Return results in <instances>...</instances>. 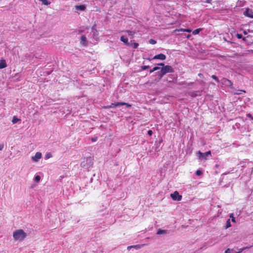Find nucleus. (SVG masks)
<instances>
[{
    "instance_id": "nucleus-18",
    "label": "nucleus",
    "mask_w": 253,
    "mask_h": 253,
    "mask_svg": "<svg viewBox=\"0 0 253 253\" xmlns=\"http://www.w3.org/2000/svg\"><path fill=\"white\" fill-rule=\"evenodd\" d=\"M201 95V91H194L191 93V95L192 96H197Z\"/></svg>"
},
{
    "instance_id": "nucleus-29",
    "label": "nucleus",
    "mask_w": 253,
    "mask_h": 253,
    "mask_svg": "<svg viewBox=\"0 0 253 253\" xmlns=\"http://www.w3.org/2000/svg\"><path fill=\"white\" fill-rule=\"evenodd\" d=\"M211 78L214 80L216 82H219V80L217 77L215 75H212Z\"/></svg>"
},
{
    "instance_id": "nucleus-38",
    "label": "nucleus",
    "mask_w": 253,
    "mask_h": 253,
    "mask_svg": "<svg viewBox=\"0 0 253 253\" xmlns=\"http://www.w3.org/2000/svg\"><path fill=\"white\" fill-rule=\"evenodd\" d=\"M158 65H159V66H163V67L165 66H164V63H159V64H158Z\"/></svg>"
},
{
    "instance_id": "nucleus-8",
    "label": "nucleus",
    "mask_w": 253,
    "mask_h": 253,
    "mask_svg": "<svg viewBox=\"0 0 253 253\" xmlns=\"http://www.w3.org/2000/svg\"><path fill=\"white\" fill-rule=\"evenodd\" d=\"M166 56L165 54H164L163 53H160L159 54L155 55L153 57L152 59H160L162 60H164L166 59ZM148 59L149 61H151L152 60V59H150V58H148Z\"/></svg>"
},
{
    "instance_id": "nucleus-13",
    "label": "nucleus",
    "mask_w": 253,
    "mask_h": 253,
    "mask_svg": "<svg viewBox=\"0 0 253 253\" xmlns=\"http://www.w3.org/2000/svg\"><path fill=\"white\" fill-rule=\"evenodd\" d=\"M144 245H136L133 246H128L127 249L129 251L131 249L133 248L136 250H138L143 247Z\"/></svg>"
},
{
    "instance_id": "nucleus-36",
    "label": "nucleus",
    "mask_w": 253,
    "mask_h": 253,
    "mask_svg": "<svg viewBox=\"0 0 253 253\" xmlns=\"http://www.w3.org/2000/svg\"><path fill=\"white\" fill-rule=\"evenodd\" d=\"M4 147V145L2 144H0V151L2 150Z\"/></svg>"
},
{
    "instance_id": "nucleus-7",
    "label": "nucleus",
    "mask_w": 253,
    "mask_h": 253,
    "mask_svg": "<svg viewBox=\"0 0 253 253\" xmlns=\"http://www.w3.org/2000/svg\"><path fill=\"white\" fill-rule=\"evenodd\" d=\"M42 153L41 152H37L34 156L31 157L33 162H38L42 158Z\"/></svg>"
},
{
    "instance_id": "nucleus-31",
    "label": "nucleus",
    "mask_w": 253,
    "mask_h": 253,
    "mask_svg": "<svg viewBox=\"0 0 253 253\" xmlns=\"http://www.w3.org/2000/svg\"><path fill=\"white\" fill-rule=\"evenodd\" d=\"M51 157H52V155L50 153L46 154V155H45L46 159H49V158H51Z\"/></svg>"
},
{
    "instance_id": "nucleus-5",
    "label": "nucleus",
    "mask_w": 253,
    "mask_h": 253,
    "mask_svg": "<svg viewBox=\"0 0 253 253\" xmlns=\"http://www.w3.org/2000/svg\"><path fill=\"white\" fill-rule=\"evenodd\" d=\"M122 105H125L126 107H130L131 106V105L128 103H125V102H117L114 103H112L110 105L106 106L105 108H113L114 106H120Z\"/></svg>"
},
{
    "instance_id": "nucleus-34",
    "label": "nucleus",
    "mask_w": 253,
    "mask_h": 253,
    "mask_svg": "<svg viewBox=\"0 0 253 253\" xmlns=\"http://www.w3.org/2000/svg\"><path fill=\"white\" fill-rule=\"evenodd\" d=\"M236 37L238 39H241L242 38V35L240 34H237Z\"/></svg>"
},
{
    "instance_id": "nucleus-42",
    "label": "nucleus",
    "mask_w": 253,
    "mask_h": 253,
    "mask_svg": "<svg viewBox=\"0 0 253 253\" xmlns=\"http://www.w3.org/2000/svg\"><path fill=\"white\" fill-rule=\"evenodd\" d=\"M190 37V35H188V36H187V38H189Z\"/></svg>"
},
{
    "instance_id": "nucleus-1",
    "label": "nucleus",
    "mask_w": 253,
    "mask_h": 253,
    "mask_svg": "<svg viewBox=\"0 0 253 253\" xmlns=\"http://www.w3.org/2000/svg\"><path fill=\"white\" fill-rule=\"evenodd\" d=\"M27 236V233L22 229H17L13 233V237L15 241H23Z\"/></svg>"
},
{
    "instance_id": "nucleus-12",
    "label": "nucleus",
    "mask_w": 253,
    "mask_h": 253,
    "mask_svg": "<svg viewBox=\"0 0 253 253\" xmlns=\"http://www.w3.org/2000/svg\"><path fill=\"white\" fill-rule=\"evenodd\" d=\"M80 43L83 46H86L87 44V42L86 40V37L84 35H82L81 38Z\"/></svg>"
},
{
    "instance_id": "nucleus-15",
    "label": "nucleus",
    "mask_w": 253,
    "mask_h": 253,
    "mask_svg": "<svg viewBox=\"0 0 253 253\" xmlns=\"http://www.w3.org/2000/svg\"><path fill=\"white\" fill-rule=\"evenodd\" d=\"M121 41L123 42L124 43H125L126 45H128L129 43L128 42V39L126 37L123 36L121 37L120 39Z\"/></svg>"
},
{
    "instance_id": "nucleus-35",
    "label": "nucleus",
    "mask_w": 253,
    "mask_h": 253,
    "mask_svg": "<svg viewBox=\"0 0 253 253\" xmlns=\"http://www.w3.org/2000/svg\"><path fill=\"white\" fill-rule=\"evenodd\" d=\"M152 134H153V131H152V130H149L148 131V134L149 136L152 135Z\"/></svg>"
},
{
    "instance_id": "nucleus-11",
    "label": "nucleus",
    "mask_w": 253,
    "mask_h": 253,
    "mask_svg": "<svg viewBox=\"0 0 253 253\" xmlns=\"http://www.w3.org/2000/svg\"><path fill=\"white\" fill-rule=\"evenodd\" d=\"M244 15L249 17L253 18V11L249 8H247L244 12Z\"/></svg>"
},
{
    "instance_id": "nucleus-14",
    "label": "nucleus",
    "mask_w": 253,
    "mask_h": 253,
    "mask_svg": "<svg viewBox=\"0 0 253 253\" xmlns=\"http://www.w3.org/2000/svg\"><path fill=\"white\" fill-rule=\"evenodd\" d=\"M7 67V64L5 60H0V69H3Z\"/></svg>"
},
{
    "instance_id": "nucleus-33",
    "label": "nucleus",
    "mask_w": 253,
    "mask_h": 253,
    "mask_svg": "<svg viewBox=\"0 0 253 253\" xmlns=\"http://www.w3.org/2000/svg\"><path fill=\"white\" fill-rule=\"evenodd\" d=\"M149 68V66H142L141 67V69L142 70H146V69H148Z\"/></svg>"
},
{
    "instance_id": "nucleus-6",
    "label": "nucleus",
    "mask_w": 253,
    "mask_h": 253,
    "mask_svg": "<svg viewBox=\"0 0 253 253\" xmlns=\"http://www.w3.org/2000/svg\"><path fill=\"white\" fill-rule=\"evenodd\" d=\"M170 197L175 201H179L182 199V196L179 194L177 191H175L170 194Z\"/></svg>"
},
{
    "instance_id": "nucleus-17",
    "label": "nucleus",
    "mask_w": 253,
    "mask_h": 253,
    "mask_svg": "<svg viewBox=\"0 0 253 253\" xmlns=\"http://www.w3.org/2000/svg\"><path fill=\"white\" fill-rule=\"evenodd\" d=\"M167 233V230H162V229H159L157 232V235H161V234H165Z\"/></svg>"
},
{
    "instance_id": "nucleus-10",
    "label": "nucleus",
    "mask_w": 253,
    "mask_h": 253,
    "mask_svg": "<svg viewBox=\"0 0 253 253\" xmlns=\"http://www.w3.org/2000/svg\"><path fill=\"white\" fill-rule=\"evenodd\" d=\"M246 248L240 249L238 251H236L234 249H227L224 253H240Z\"/></svg>"
},
{
    "instance_id": "nucleus-41",
    "label": "nucleus",
    "mask_w": 253,
    "mask_h": 253,
    "mask_svg": "<svg viewBox=\"0 0 253 253\" xmlns=\"http://www.w3.org/2000/svg\"><path fill=\"white\" fill-rule=\"evenodd\" d=\"M96 138H92V141H95L96 140Z\"/></svg>"
},
{
    "instance_id": "nucleus-3",
    "label": "nucleus",
    "mask_w": 253,
    "mask_h": 253,
    "mask_svg": "<svg viewBox=\"0 0 253 253\" xmlns=\"http://www.w3.org/2000/svg\"><path fill=\"white\" fill-rule=\"evenodd\" d=\"M174 72L172 67L169 65H166L161 68V76H164L168 73H172Z\"/></svg>"
},
{
    "instance_id": "nucleus-43",
    "label": "nucleus",
    "mask_w": 253,
    "mask_h": 253,
    "mask_svg": "<svg viewBox=\"0 0 253 253\" xmlns=\"http://www.w3.org/2000/svg\"><path fill=\"white\" fill-rule=\"evenodd\" d=\"M245 34H247V33L246 32H244Z\"/></svg>"
},
{
    "instance_id": "nucleus-27",
    "label": "nucleus",
    "mask_w": 253,
    "mask_h": 253,
    "mask_svg": "<svg viewBox=\"0 0 253 253\" xmlns=\"http://www.w3.org/2000/svg\"><path fill=\"white\" fill-rule=\"evenodd\" d=\"M149 43L154 44L156 43V41L153 39H150L149 41Z\"/></svg>"
},
{
    "instance_id": "nucleus-2",
    "label": "nucleus",
    "mask_w": 253,
    "mask_h": 253,
    "mask_svg": "<svg viewBox=\"0 0 253 253\" xmlns=\"http://www.w3.org/2000/svg\"><path fill=\"white\" fill-rule=\"evenodd\" d=\"M93 159L92 157H89L85 159L81 163V166L85 169L90 168L93 165Z\"/></svg>"
},
{
    "instance_id": "nucleus-23",
    "label": "nucleus",
    "mask_w": 253,
    "mask_h": 253,
    "mask_svg": "<svg viewBox=\"0 0 253 253\" xmlns=\"http://www.w3.org/2000/svg\"><path fill=\"white\" fill-rule=\"evenodd\" d=\"M19 121H20V119L16 118L15 117H14L12 119V122L13 124H15L17 123Z\"/></svg>"
},
{
    "instance_id": "nucleus-39",
    "label": "nucleus",
    "mask_w": 253,
    "mask_h": 253,
    "mask_svg": "<svg viewBox=\"0 0 253 253\" xmlns=\"http://www.w3.org/2000/svg\"><path fill=\"white\" fill-rule=\"evenodd\" d=\"M198 76L202 78L203 77V74H202L201 73H199L198 74Z\"/></svg>"
},
{
    "instance_id": "nucleus-24",
    "label": "nucleus",
    "mask_w": 253,
    "mask_h": 253,
    "mask_svg": "<svg viewBox=\"0 0 253 253\" xmlns=\"http://www.w3.org/2000/svg\"><path fill=\"white\" fill-rule=\"evenodd\" d=\"M231 223H230V219H228L227 222H226V227H225V229H227L230 227H231Z\"/></svg>"
},
{
    "instance_id": "nucleus-40",
    "label": "nucleus",
    "mask_w": 253,
    "mask_h": 253,
    "mask_svg": "<svg viewBox=\"0 0 253 253\" xmlns=\"http://www.w3.org/2000/svg\"><path fill=\"white\" fill-rule=\"evenodd\" d=\"M211 0H206V2L207 3H211Z\"/></svg>"
},
{
    "instance_id": "nucleus-32",
    "label": "nucleus",
    "mask_w": 253,
    "mask_h": 253,
    "mask_svg": "<svg viewBox=\"0 0 253 253\" xmlns=\"http://www.w3.org/2000/svg\"><path fill=\"white\" fill-rule=\"evenodd\" d=\"M196 174L197 175H201L202 174V172L200 170H197L196 172Z\"/></svg>"
},
{
    "instance_id": "nucleus-30",
    "label": "nucleus",
    "mask_w": 253,
    "mask_h": 253,
    "mask_svg": "<svg viewBox=\"0 0 253 253\" xmlns=\"http://www.w3.org/2000/svg\"><path fill=\"white\" fill-rule=\"evenodd\" d=\"M230 217L231 218L232 221L234 222H235V221H235V217H234L233 213L230 214Z\"/></svg>"
},
{
    "instance_id": "nucleus-37",
    "label": "nucleus",
    "mask_w": 253,
    "mask_h": 253,
    "mask_svg": "<svg viewBox=\"0 0 253 253\" xmlns=\"http://www.w3.org/2000/svg\"><path fill=\"white\" fill-rule=\"evenodd\" d=\"M92 31H96V29H95V25H93L92 27V28H91Z\"/></svg>"
},
{
    "instance_id": "nucleus-25",
    "label": "nucleus",
    "mask_w": 253,
    "mask_h": 253,
    "mask_svg": "<svg viewBox=\"0 0 253 253\" xmlns=\"http://www.w3.org/2000/svg\"><path fill=\"white\" fill-rule=\"evenodd\" d=\"M160 69V68L159 67H155L153 68V69L151 70L150 71V73H153V72L155 71H157L158 70Z\"/></svg>"
},
{
    "instance_id": "nucleus-22",
    "label": "nucleus",
    "mask_w": 253,
    "mask_h": 253,
    "mask_svg": "<svg viewBox=\"0 0 253 253\" xmlns=\"http://www.w3.org/2000/svg\"><path fill=\"white\" fill-rule=\"evenodd\" d=\"M179 31L190 33L192 31V30L189 29H181L180 30H179Z\"/></svg>"
},
{
    "instance_id": "nucleus-21",
    "label": "nucleus",
    "mask_w": 253,
    "mask_h": 253,
    "mask_svg": "<svg viewBox=\"0 0 253 253\" xmlns=\"http://www.w3.org/2000/svg\"><path fill=\"white\" fill-rule=\"evenodd\" d=\"M41 180V176L39 175H36L34 178V180L36 182H39Z\"/></svg>"
},
{
    "instance_id": "nucleus-28",
    "label": "nucleus",
    "mask_w": 253,
    "mask_h": 253,
    "mask_svg": "<svg viewBox=\"0 0 253 253\" xmlns=\"http://www.w3.org/2000/svg\"><path fill=\"white\" fill-rule=\"evenodd\" d=\"M132 47L134 48H137L138 46V43H136V42H133L131 44Z\"/></svg>"
},
{
    "instance_id": "nucleus-9",
    "label": "nucleus",
    "mask_w": 253,
    "mask_h": 253,
    "mask_svg": "<svg viewBox=\"0 0 253 253\" xmlns=\"http://www.w3.org/2000/svg\"><path fill=\"white\" fill-rule=\"evenodd\" d=\"M221 82L222 84L226 86H231L232 85V83L230 80L226 78H223L221 80Z\"/></svg>"
},
{
    "instance_id": "nucleus-4",
    "label": "nucleus",
    "mask_w": 253,
    "mask_h": 253,
    "mask_svg": "<svg viewBox=\"0 0 253 253\" xmlns=\"http://www.w3.org/2000/svg\"><path fill=\"white\" fill-rule=\"evenodd\" d=\"M211 155V151H209L204 153H203L200 151H198L197 153V157L201 160H206L207 159V157Z\"/></svg>"
},
{
    "instance_id": "nucleus-20",
    "label": "nucleus",
    "mask_w": 253,
    "mask_h": 253,
    "mask_svg": "<svg viewBox=\"0 0 253 253\" xmlns=\"http://www.w3.org/2000/svg\"><path fill=\"white\" fill-rule=\"evenodd\" d=\"M201 30H202V29L201 28L197 29L194 30L192 32V33L193 35H197V34H198Z\"/></svg>"
},
{
    "instance_id": "nucleus-26",
    "label": "nucleus",
    "mask_w": 253,
    "mask_h": 253,
    "mask_svg": "<svg viewBox=\"0 0 253 253\" xmlns=\"http://www.w3.org/2000/svg\"><path fill=\"white\" fill-rule=\"evenodd\" d=\"M126 32L129 36H133L135 34V32L132 31H126Z\"/></svg>"
},
{
    "instance_id": "nucleus-16",
    "label": "nucleus",
    "mask_w": 253,
    "mask_h": 253,
    "mask_svg": "<svg viewBox=\"0 0 253 253\" xmlns=\"http://www.w3.org/2000/svg\"><path fill=\"white\" fill-rule=\"evenodd\" d=\"M75 8L76 10L84 11L85 9V6L84 5H76Z\"/></svg>"
},
{
    "instance_id": "nucleus-19",
    "label": "nucleus",
    "mask_w": 253,
    "mask_h": 253,
    "mask_svg": "<svg viewBox=\"0 0 253 253\" xmlns=\"http://www.w3.org/2000/svg\"><path fill=\"white\" fill-rule=\"evenodd\" d=\"M42 2V3L45 5H48L50 4V2L48 1L47 0H40Z\"/></svg>"
}]
</instances>
